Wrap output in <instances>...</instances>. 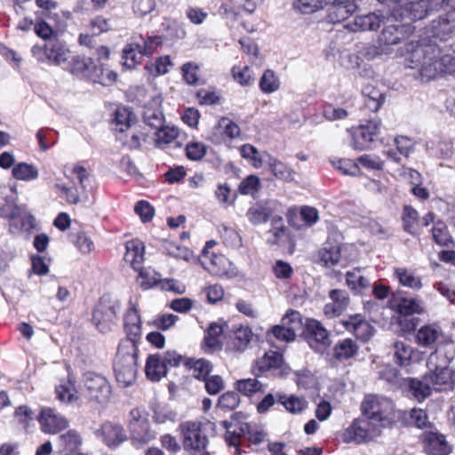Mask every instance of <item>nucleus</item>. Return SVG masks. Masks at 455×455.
<instances>
[{
    "mask_svg": "<svg viewBox=\"0 0 455 455\" xmlns=\"http://www.w3.org/2000/svg\"><path fill=\"white\" fill-rule=\"evenodd\" d=\"M419 212L410 205L403 209L402 223L403 230L415 236L419 235Z\"/></svg>",
    "mask_w": 455,
    "mask_h": 455,
    "instance_id": "39",
    "label": "nucleus"
},
{
    "mask_svg": "<svg viewBox=\"0 0 455 455\" xmlns=\"http://www.w3.org/2000/svg\"><path fill=\"white\" fill-rule=\"evenodd\" d=\"M65 68L76 77L97 81L94 74L98 71V68L91 58L74 56L68 60Z\"/></svg>",
    "mask_w": 455,
    "mask_h": 455,
    "instance_id": "22",
    "label": "nucleus"
},
{
    "mask_svg": "<svg viewBox=\"0 0 455 455\" xmlns=\"http://www.w3.org/2000/svg\"><path fill=\"white\" fill-rule=\"evenodd\" d=\"M161 98L154 97L144 108L143 121L152 129L160 128L164 124V116L161 108Z\"/></svg>",
    "mask_w": 455,
    "mask_h": 455,
    "instance_id": "26",
    "label": "nucleus"
},
{
    "mask_svg": "<svg viewBox=\"0 0 455 455\" xmlns=\"http://www.w3.org/2000/svg\"><path fill=\"white\" fill-rule=\"evenodd\" d=\"M186 364L193 369L195 378L203 381L210 376L212 371V363L204 358L197 360L190 359Z\"/></svg>",
    "mask_w": 455,
    "mask_h": 455,
    "instance_id": "52",
    "label": "nucleus"
},
{
    "mask_svg": "<svg viewBox=\"0 0 455 455\" xmlns=\"http://www.w3.org/2000/svg\"><path fill=\"white\" fill-rule=\"evenodd\" d=\"M397 310L401 315H411L422 312L420 301L414 298H402L397 303Z\"/></svg>",
    "mask_w": 455,
    "mask_h": 455,
    "instance_id": "56",
    "label": "nucleus"
},
{
    "mask_svg": "<svg viewBox=\"0 0 455 455\" xmlns=\"http://www.w3.org/2000/svg\"><path fill=\"white\" fill-rule=\"evenodd\" d=\"M235 386L238 392L246 396L264 392V385L255 378L240 379Z\"/></svg>",
    "mask_w": 455,
    "mask_h": 455,
    "instance_id": "50",
    "label": "nucleus"
},
{
    "mask_svg": "<svg viewBox=\"0 0 455 455\" xmlns=\"http://www.w3.org/2000/svg\"><path fill=\"white\" fill-rule=\"evenodd\" d=\"M282 363V354L277 351L269 350L256 361L253 371L256 374H263L269 370L280 368Z\"/></svg>",
    "mask_w": 455,
    "mask_h": 455,
    "instance_id": "35",
    "label": "nucleus"
},
{
    "mask_svg": "<svg viewBox=\"0 0 455 455\" xmlns=\"http://www.w3.org/2000/svg\"><path fill=\"white\" fill-rule=\"evenodd\" d=\"M253 339V333L249 326L239 325L231 331L228 348L236 352L245 351Z\"/></svg>",
    "mask_w": 455,
    "mask_h": 455,
    "instance_id": "27",
    "label": "nucleus"
},
{
    "mask_svg": "<svg viewBox=\"0 0 455 455\" xmlns=\"http://www.w3.org/2000/svg\"><path fill=\"white\" fill-rule=\"evenodd\" d=\"M385 20H393L388 16H386L382 12H369L363 15H356L353 21L347 22L344 28L351 32H363V31H373L377 30L381 23L385 22Z\"/></svg>",
    "mask_w": 455,
    "mask_h": 455,
    "instance_id": "15",
    "label": "nucleus"
},
{
    "mask_svg": "<svg viewBox=\"0 0 455 455\" xmlns=\"http://www.w3.org/2000/svg\"><path fill=\"white\" fill-rule=\"evenodd\" d=\"M380 126L379 120H369L357 127L348 129L349 146L356 151L371 149L372 144L379 140Z\"/></svg>",
    "mask_w": 455,
    "mask_h": 455,
    "instance_id": "9",
    "label": "nucleus"
},
{
    "mask_svg": "<svg viewBox=\"0 0 455 455\" xmlns=\"http://www.w3.org/2000/svg\"><path fill=\"white\" fill-rule=\"evenodd\" d=\"M95 436L100 439L110 450H116L128 440L124 427L119 423L105 421L94 432Z\"/></svg>",
    "mask_w": 455,
    "mask_h": 455,
    "instance_id": "11",
    "label": "nucleus"
},
{
    "mask_svg": "<svg viewBox=\"0 0 455 455\" xmlns=\"http://www.w3.org/2000/svg\"><path fill=\"white\" fill-rule=\"evenodd\" d=\"M152 418L156 424L173 423L177 420V413L168 406H156L153 410Z\"/></svg>",
    "mask_w": 455,
    "mask_h": 455,
    "instance_id": "63",
    "label": "nucleus"
},
{
    "mask_svg": "<svg viewBox=\"0 0 455 455\" xmlns=\"http://www.w3.org/2000/svg\"><path fill=\"white\" fill-rule=\"evenodd\" d=\"M132 113L126 108H118L112 120L113 130L123 133L131 126Z\"/></svg>",
    "mask_w": 455,
    "mask_h": 455,
    "instance_id": "43",
    "label": "nucleus"
},
{
    "mask_svg": "<svg viewBox=\"0 0 455 455\" xmlns=\"http://www.w3.org/2000/svg\"><path fill=\"white\" fill-rule=\"evenodd\" d=\"M52 260L47 254L30 256L31 272L40 276L48 275Z\"/></svg>",
    "mask_w": 455,
    "mask_h": 455,
    "instance_id": "55",
    "label": "nucleus"
},
{
    "mask_svg": "<svg viewBox=\"0 0 455 455\" xmlns=\"http://www.w3.org/2000/svg\"><path fill=\"white\" fill-rule=\"evenodd\" d=\"M332 164L343 174L350 176H357L360 174V168L358 166L357 160L355 161L349 158H339L332 161Z\"/></svg>",
    "mask_w": 455,
    "mask_h": 455,
    "instance_id": "62",
    "label": "nucleus"
},
{
    "mask_svg": "<svg viewBox=\"0 0 455 455\" xmlns=\"http://www.w3.org/2000/svg\"><path fill=\"white\" fill-rule=\"evenodd\" d=\"M441 48L435 44L426 40L406 44L405 53L408 55L407 66L418 68L423 79L431 80L438 75L455 76V57L441 55Z\"/></svg>",
    "mask_w": 455,
    "mask_h": 455,
    "instance_id": "1",
    "label": "nucleus"
},
{
    "mask_svg": "<svg viewBox=\"0 0 455 455\" xmlns=\"http://www.w3.org/2000/svg\"><path fill=\"white\" fill-rule=\"evenodd\" d=\"M219 233L227 246L235 248L241 245V236L235 228L222 225L219 228Z\"/></svg>",
    "mask_w": 455,
    "mask_h": 455,
    "instance_id": "61",
    "label": "nucleus"
},
{
    "mask_svg": "<svg viewBox=\"0 0 455 455\" xmlns=\"http://www.w3.org/2000/svg\"><path fill=\"white\" fill-rule=\"evenodd\" d=\"M138 347L130 341H121L114 362L116 381L123 387L132 386L137 376Z\"/></svg>",
    "mask_w": 455,
    "mask_h": 455,
    "instance_id": "3",
    "label": "nucleus"
},
{
    "mask_svg": "<svg viewBox=\"0 0 455 455\" xmlns=\"http://www.w3.org/2000/svg\"><path fill=\"white\" fill-rule=\"evenodd\" d=\"M410 390L413 397L421 402L431 395L433 388L429 382L426 380V376H424L422 380L411 379L410 381Z\"/></svg>",
    "mask_w": 455,
    "mask_h": 455,
    "instance_id": "53",
    "label": "nucleus"
},
{
    "mask_svg": "<svg viewBox=\"0 0 455 455\" xmlns=\"http://www.w3.org/2000/svg\"><path fill=\"white\" fill-rule=\"evenodd\" d=\"M124 260L129 263L134 270L142 267L145 255V246L139 239L127 241L125 243Z\"/></svg>",
    "mask_w": 455,
    "mask_h": 455,
    "instance_id": "31",
    "label": "nucleus"
},
{
    "mask_svg": "<svg viewBox=\"0 0 455 455\" xmlns=\"http://www.w3.org/2000/svg\"><path fill=\"white\" fill-rule=\"evenodd\" d=\"M134 41L126 44L123 50V60L124 66L128 68H133L137 64L141 61L142 57L144 56L140 48V42L136 41V38H133Z\"/></svg>",
    "mask_w": 455,
    "mask_h": 455,
    "instance_id": "38",
    "label": "nucleus"
},
{
    "mask_svg": "<svg viewBox=\"0 0 455 455\" xmlns=\"http://www.w3.org/2000/svg\"><path fill=\"white\" fill-rule=\"evenodd\" d=\"M139 39L140 48L144 56L152 55L163 44V38L160 36H148L147 37L140 36Z\"/></svg>",
    "mask_w": 455,
    "mask_h": 455,
    "instance_id": "57",
    "label": "nucleus"
},
{
    "mask_svg": "<svg viewBox=\"0 0 455 455\" xmlns=\"http://www.w3.org/2000/svg\"><path fill=\"white\" fill-rule=\"evenodd\" d=\"M201 263L207 271L214 275L231 278L238 275L236 267L222 254L212 253L207 259H201Z\"/></svg>",
    "mask_w": 455,
    "mask_h": 455,
    "instance_id": "19",
    "label": "nucleus"
},
{
    "mask_svg": "<svg viewBox=\"0 0 455 455\" xmlns=\"http://www.w3.org/2000/svg\"><path fill=\"white\" fill-rule=\"evenodd\" d=\"M439 351L431 353L427 359V367L430 371L426 374V380L429 382L433 390L443 391L451 389L455 383V372L448 367L450 360L444 358L442 363H437Z\"/></svg>",
    "mask_w": 455,
    "mask_h": 455,
    "instance_id": "8",
    "label": "nucleus"
},
{
    "mask_svg": "<svg viewBox=\"0 0 455 455\" xmlns=\"http://www.w3.org/2000/svg\"><path fill=\"white\" fill-rule=\"evenodd\" d=\"M357 8V4L347 5L341 4L338 0H334L333 4L329 8L326 17L327 20L333 24L339 23L352 15Z\"/></svg>",
    "mask_w": 455,
    "mask_h": 455,
    "instance_id": "37",
    "label": "nucleus"
},
{
    "mask_svg": "<svg viewBox=\"0 0 455 455\" xmlns=\"http://www.w3.org/2000/svg\"><path fill=\"white\" fill-rule=\"evenodd\" d=\"M341 251L342 245L327 243L318 251L320 262L328 267L337 265L346 266L347 260L342 257Z\"/></svg>",
    "mask_w": 455,
    "mask_h": 455,
    "instance_id": "29",
    "label": "nucleus"
},
{
    "mask_svg": "<svg viewBox=\"0 0 455 455\" xmlns=\"http://www.w3.org/2000/svg\"><path fill=\"white\" fill-rule=\"evenodd\" d=\"M44 54L55 65H67L71 58L68 45L60 40L50 41L44 45Z\"/></svg>",
    "mask_w": 455,
    "mask_h": 455,
    "instance_id": "25",
    "label": "nucleus"
},
{
    "mask_svg": "<svg viewBox=\"0 0 455 455\" xmlns=\"http://www.w3.org/2000/svg\"><path fill=\"white\" fill-rule=\"evenodd\" d=\"M432 37L441 42H446L455 36V9L440 15L432 20L430 25ZM455 52V44L451 45Z\"/></svg>",
    "mask_w": 455,
    "mask_h": 455,
    "instance_id": "14",
    "label": "nucleus"
},
{
    "mask_svg": "<svg viewBox=\"0 0 455 455\" xmlns=\"http://www.w3.org/2000/svg\"><path fill=\"white\" fill-rule=\"evenodd\" d=\"M164 251L170 256L176 259L188 260L191 251L185 246L180 245L172 241H164L163 243Z\"/></svg>",
    "mask_w": 455,
    "mask_h": 455,
    "instance_id": "60",
    "label": "nucleus"
},
{
    "mask_svg": "<svg viewBox=\"0 0 455 455\" xmlns=\"http://www.w3.org/2000/svg\"><path fill=\"white\" fill-rule=\"evenodd\" d=\"M281 323L287 326L292 333L296 334L297 331L303 328L302 317L299 311L289 310L286 315L282 318Z\"/></svg>",
    "mask_w": 455,
    "mask_h": 455,
    "instance_id": "64",
    "label": "nucleus"
},
{
    "mask_svg": "<svg viewBox=\"0 0 455 455\" xmlns=\"http://www.w3.org/2000/svg\"><path fill=\"white\" fill-rule=\"evenodd\" d=\"M81 393L91 402L106 404L110 401L112 387L104 375L88 371L83 374Z\"/></svg>",
    "mask_w": 455,
    "mask_h": 455,
    "instance_id": "6",
    "label": "nucleus"
},
{
    "mask_svg": "<svg viewBox=\"0 0 455 455\" xmlns=\"http://www.w3.org/2000/svg\"><path fill=\"white\" fill-rule=\"evenodd\" d=\"M240 153L244 159L250 161L254 168H260L263 165V163H265L266 155L264 157H261L258 149L251 144L243 145L240 148Z\"/></svg>",
    "mask_w": 455,
    "mask_h": 455,
    "instance_id": "58",
    "label": "nucleus"
},
{
    "mask_svg": "<svg viewBox=\"0 0 455 455\" xmlns=\"http://www.w3.org/2000/svg\"><path fill=\"white\" fill-rule=\"evenodd\" d=\"M424 451L427 455H448L451 449L443 435L427 433L424 435Z\"/></svg>",
    "mask_w": 455,
    "mask_h": 455,
    "instance_id": "30",
    "label": "nucleus"
},
{
    "mask_svg": "<svg viewBox=\"0 0 455 455\" xmlns=\"http://www.w3.org/2000/svg\"><path fill=\"white\" fill-rule=\"evenodd\" d=\"M139 272L138 281L143 290H148L155 285L161 283L160 275L151 268H143L137 270Z\"/></svg>",
    "mask_w": 455,
    "mask_h": 455,
    "instance_id": "54",
    "label": "nucleus"
},
{
    "mask_svg": "<svg viewBox=\"0 0 455 455\" xmlns=\"http://www.w3.org/2000/svg\"><path fill=\"white\" fill-rule=\"evenodd\" d=\"M156 145L164 147L172 143L179 136V130L174 126H167L163 124L160 128H156Z\"/></svg>",
    "mask_w": 455,
    "mask_h": 455,
    "instance_id": "51",
    "label": "nucleus"
},
{
    "mask_svg": "<svg viewBox=\"0 0 455 455\" xmlns=\"http://www.w3.org/2000/svg\"><path fill=\"white\" fill-rule=\"evenodd\" d=\"M277 401L291 413H300L307 407V401L304 397L287 395L277 393Z\"/></svg>",
    "mask_w": 455,
    "mask_h": 455,
    "instance_id": "40",
    "label": "nucleus"
},
{
    "mask_svg": "<svg viewBox=\"0 0 455 455\" xmlns=\"http://www.w3.org/2000/svg\"><path fill=\"white\" fill-rule=\"evenodd\" d=\"M347 331L352 332L357 339L363 341L370 339L374 333V328L361 315H349L342 320Z\"/></svg>",
    "mask_w": 455,
    "mask_h": 455,
    "instance_id": "23",
    "label": "nucleus"
},
{
    "mask_svg": "<svg viewBox=\"0 0 455 455\" xmlns=\"http://www.w3.org/2000/svg\"><path fill=\"white\" fill-rule=\"evenodd\" d=\"M83 443L81 434L76 429H69L58 437L60 451L64 455L84 454L80 451Z\"/></svg>",
    "mask_w": 455,
    "mask_h": 455,
    "instance_id": "24",
    "label": "nucleus"
},
{
    "mask_svg": "<svg viewBox=\"0 0 455 455\" xmlns=\"http://www.w3.org/2000/svg\"><path fill=\"white\" fill-rule=\"evenodd\" d=\"M76 381L68 375V381L56 387L57 398L66 403H71L78 399Z\"/></svg>",
    "mask_w": 455,
    "mask_h": 455,
    "instance_id": "47",
    "label": "nucleus"
},
{
    "mask_svg": "<svg viewBox=\"0 0 455 455\" xmlns=\"http://www.w3.org/2000/svg\"><path fill=\"white\" fill-rule=\"evenodd\" d=\"M267 168L272 174L280 180L291 182L294 180L295 172L286 164L266 153V160Z\"/></svg>",
    "mask_w": 455,
    "mask_h": 455,
    "instance_id": "32",
    "label": "nucleus"
},
{
    "mask_svg": "<svg viewBox=\"0 0 455 455\" xmlns=\"http://www.w3.org/2000/svg\"><path fill=\"white\" fill-rule=\"evenodd\" d=\"M381 432L372 426L364 417L355 419L352 423L346 427L341 435L342 441L346 443H354L355 444H363L373 441L379 437Z\"/></svg>",
    "mask_w": 455,
    "mask_h": 455,
    "instance_id": "10",
    "label": "nucleus"
},
{
    "mask_svg": "<svg viewBox=\"0 0 455 455\" xmlns=\"http://www.w3.org/2000/svg\"><path fill=\"white\" fill-rule=\"evenodd\" d=\"M346 282L348 287L357 291H360L370 285V281L362 275L358 269L347 271L346 274Z\"/></svg>",
    "mask_w": 455,
    "mask_h": 455,
    "instance_id": "59",
    "label": "nucleus"
},
{
    "mask_svg": "<svg viewBox=\"0 0 455 455\" xmlns=\"http://www.w3.org/2000/svg\"><path fill=\"white\" fill-rule=\"evenodd\" d=\"M124 329L127 338L123 341H130L137 346L141 339V319L132 303H130V307L124 316Z\"/></svg>",
    "mask_w": 455,
    "mask_h": 455,
    "instance_id": "21",
    "label": "nucleus"
},
{
    "mask_svg": "<svg viewBox=\"0 0 455 455\" xmlns=\"http://www.w3.org/2000/svg\"><path fill=\"white\" fill-rule=\"evenodd\" d=\"M185 450L202 451L206 448L208 439L198 421H185L180 425Z\"/></svg>",
    "mask_w": 455,
    "mask_h": 455,
    "instance_id": "12",
    "label": "nucleus"
},
{
    "mask_svg": "<svg viewBox=\"0 0 455 455\" xmlns=\"http://www.w3.org/2000/svg\"><path fill=\"white\" fill-rule=\"evenodd\" d=\"M358 350L356 343L351 339L339 340L334 347V356L338 360H347L353 357Z\"/></svg>",
    "mask_w": 455,
    "mask_h": 455,
    "instance_id": "46",
    "label": "nucleus"
},
{
    "mask_svg": "<svg viewBox=\"0 0 455 455\" xmlns=\"http://www.w3.org/2000/svg\"><path fill=\"white\" fill-rule=\"evenodd\" d=\"M413 32L410 24H395L386 26L379 36V44L383 46L382 52L389 53L390 47L407 39Z\"/></svg>",
    "mask_w": 455,
    "mask_h": 455,
    "instance_id": "13",
    "label": "nucleus"
},
{
    "mask_svg": "<svg viewBox=\"0 0 455 455\" xmlns=\"http://www.w3.org/2000/svg\"><path fill=\"white\" fill-rule=\"evenodd\" d=\"M329 297L332 302L327 303L324 306V315L331 318L340 315L349 303L347 292L343 290L335 289L330 291Z\"/></svg>",
    "mask_w": 455,
    "mask_h": 455,
    "instance_id": "28",
    "label": "nucleus"
},
{
    "mask_svg": "<svg viewBox=\"0 0 455 455\" xmlns=\"http://www.w3.org/2000/svg\"><path fill=\"white\" fill-rule=\"evenodd\" d=\"M394 274L399 283L403 287L415 291L423 287L421 276L418 275L413 270L406 267H396Z\"/></svg>",
    "mask_w": 455,
    "mask_h": 455,
    "instance_id": "36",
    "label": "nucleus"
},
{
    "mask_svg": "<svg viewBox=\"0 0 455 455\" xmlns=\"http://www.w3.org/2000/svg\"><path fill=\"white\" fill-rule=\"evenodd\" d=\"M37 419L42 431L47 434H57L69 427V420L52 408L42 409Z\"/></svg>",
    "mask_w": 455,
    "mask_h": 455,
    "instance_id": "17",
    "label": "nucleus"
},
{
    "mask_svg": "<svg viewBox=\"0 0 455 455\" xmlns=\"http://www.w3.org/2000/svg\"><path fill=\"white\" fill-rule=\"evenodd\" d=\"M362 416L382 432L395 420L394 405L390 399L377 395H366L361 403Z\"/></svg>",
    "mask_w": 455,
    "mask_h": 455,
    "instance_id": "2",
    "label": "nucleus"
},
{
    "mask_svg": "<svg viewBox=\"0 0 455 455\" xmlns=\"http://www.w3.org/2000/svg\"><path fill=\"white\" fill-rule=\"evenodd\" d=\"M67 174L68 184H56V188L65 196L66 201L71 204L80 202L82 196H86L87 187L90 182V173L82 165H74Z\"/></svg>",
    "mask_w": 455,
    "mask_h": 455,
    "instance_id": "7",
    "label": "nucleus"
},
{
    "mask_svg": "<svg viewBox=\"0 0 455 455\" xmlns=\"http://www.w3.org/2000/svg\"><path fill=\"white\" fill-rule=\"evenodd\" d=\"M224 332V324L217 322L210 323L204 335L205 346L213 350L220 347V338Z\"/></svg>",
    "mask_w": 455,
    "mask_h": 455,
    "instance_id": "41",
    "label": "nucleus"
},
{
    "mask_svg": "<svg viewBox=\"0 0 455 455\" xmlns=\"http://www.w3.org/2000/svg\"><path fill=\"white\" fill-rule=\"evenodd\" d=\"M224 425L227 429L226 442L229 446L235 447L236 452L239 451L242 437L258 445L264 442L267 435L263 428L256 423L232 420L230 422L225 421Z\"/></svg>",
    "mask_w": 455,
    "mask_h": 455,
    "instance_id": "4",
    "label": "nucleus"
},
{
    "mask_svg": "<svg viewBox=\"0 0 455 455\" xmlns=\"http://www.w3.org/2000/svg\"><path fill=\"white\" fill-rule=\"evenodd\" d=\"M128 430L131 443L136 449L143 448L157 436L147 415L139 408H133L129 412Z\"/></svg>",
    "mask_w": 455,
    "mask_h": 455,
    "instance_id": "5",
    "label": "nucleus"
},
{
    "mask_svg": "<svg viewBox=\"0 0 455 455\" xmlns=\"http://www.w3.org/2000/svg\"><path fill=\"white\" fill-rule=\"evenodd\" d=\"M394 359L400 366H407L411 361L413 348L404 341H396L394 344Z\"/></svg>",
    "mask_w": 455,
    "mask_h": 455,
    "instance_id": "49",
    "label": "nucleus"
},
{
    "mask_svg": "<svg viewBox=\"0 0 455 455\" xmlns=\"http://www.w3.org/2000/svg\"><path fill=\"white\" fill-rule=\"evenodd\" d=\"M295 11L309 14L323 9L331 0H290Z\"/></svg>",
    "mask_w": 455,
    "mask_h": 455,
    "instance_id": "44",
    "label": "nucleus"
},
{
    "mask_svg": "<svg viewBox=\"0 0 455 455\" xmlns=\"http://www.w3.org/2000/svg\"><path fill=\"white\" fill-rule=\"evenodd\" d=\"M146 376L151 381H159L167 373V369L162 359V355H150L146 362Z\"/></svg>",
    "mask_w": 455,
    "mask_h": 455,
    "instance_id": "34",
    "label": "nucleus"
},
{
    "mask_svg": "<svg viewBox=\"0 0 455 455\" xmlns=\"http://www.w3.org/2000/svg\"><path fill=\"white\" fill-rule=\"evenodd\" d=\"M305 330L307 342L313 349L321 351L330 345L329 333L319 321L308 319Z\"/></svg>",
    "mask_w": 455,
    "mask_h": 455,
    "instance_id": "20",
    "label": "nucleus"
},
{
    "mask_svg": "<svg viewBox=\"0 0 455 455\" xmlns=\"http://www.w3.org/2000/svg\"><path fill=\"white\" fill-rule=\"evenodd\" d=\"M281 85L278 76L271 69H267L261 76L259 86L265 94H270L279 90Z\"/></svg>",
    "mask_w": 455,
    "mask_h": 455,
    "instance_id": "45",
    "label": "nucleus"
},
{
    "mask_svg": "<svg viewBox=\"0 0 455 455\" xmlns=\"http://www.w3.org/2000/svg\"><path fill=\"white\" fill-rule=\"evenodd\" d=\"M427 6L426 0L411 1L404 5H400L398 9L394 8L390 17L395 21L406 18L411 21L423 20L431 13Z\"/></svg>",
    "mask_w": 455,
    "mask_h": 455,
    "instance_id": "18",
    "label": "nucleus"
},
{
    "mask_svg": "<svg viewBox=\"0 0 455 455\" xmlns=\"http://www.w3.org/2000/svg\"><path fill=\"white\" fill-rule=\"evenodd\" d=\"M442 337V330L436 324H426L421 326L416 333L418 344L424 347L434 348L435 343Z\"/></svg>",
    "mask_w": 455,
    "mask_h": 455,
    "instance_id": "33",
    "label": "nucleus"
},
{
    "mask_svg": "<svg viewBox=\"0 0 455 455\" xmlns=\"http://www.w3.org/2000/svg\"><path fill=\"white\" fill-rule=\"evenodd\" d=\"M119 304L100 302L93 310L92 323L99 331L108 332L110 331L111 326L115 323Z\"/></svg>",
    "mask_w": 455,
    "mask_h": 455,
    "instance_id": "16",
    "label": "nucleus"
},
{
    "mask_svg": "<svg viewBox=\"0 0 455 455\" xmlns=\"http://www.w3.org/2000/svg\"><path fill=\"white\" fill-rule=\"evenodd\" d=\"M432 235L435 243L440 246L450 247L454 243L446 224L442 220L435 222Z\"/></svg>",
    "mask_w": 455,
    "mask_h": 455,
    "instance_id": "42",
    "label": "nucleus"
},
{
    "mask_svg": "<svg viewBox=\"0 0 455 455\" xmlns=\"http://www.w3.org/2000/svg\"><path fill=\"white\" fill-rule=\"evenodd\" d=\"M172 66L170 56H160L154 61H149L146 64L145 68L153 76H159L165 75L169 72L170 68Z\"/></svg>",
    "mask_w": 455,
    "mask_h": 455,
    "instance_id": "48",
    "label": "nucleus"
}]
</instances>
